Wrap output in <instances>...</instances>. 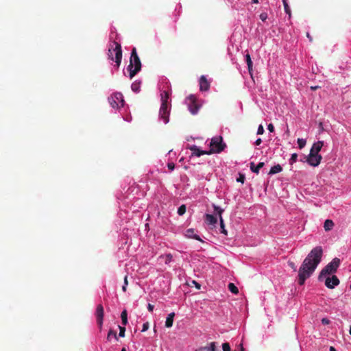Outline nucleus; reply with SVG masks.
<instances>
[{"mask_svg":"<svg viewBox=\"0 0 351 351\" xmlns=\"http://www.w3.org/2000/svg\"><path fill=\"white\" fill-rule=\"evenodd\" d=\"M267 129L270 132H273L274 131V127L273 124L269 123L267 126Z\"/></svg>","mask_w":351,"mask_h":351,"instance_id":"44","label":"nucleus"},{"mask_svg":"<svg viewBox=\"0 0 351 351\" xmlns=\"http://www.w3.org/2000/svg\"><path fill=\"white\" fill-rule=\"evenodd\" d=\"M113 45H114V47H113V46L112 45L108 49V57L111 60L115 62V66L118 69L121 62L122 49L121 46L119 43L114 41Z\"/></svg>","mask_w":351,"mask_h":351,"instance_id":"3","label":"nucleus"},{"mask_svg":"<svg viewBox=\"0 0 351 351\" xmlns=\"http://www.w3.org/2000/svg\"><path fill=\"white\" fill-rule=\"evenodd\" d=\"M193 283L195 285V286L196 287V288H197V289H200L201 285H200L198 282H197L196 281L193 280Z\"/></svg>","mask_w":351,"mask_h":351,"instance_id":"46","label":"nucleus"},{"mask_svg":"<svg viewBox=\"0 0 351 351\" xmlns=\"http://www.w3.org/2000/svg\"><path fill=\"white\" fill-rule=\"evenodd\" d=\"M124 285H128V278H127V276H125V277L124 278Z\"/></svg>","mask_w":351,"mask_h":351,"instance_id":"50","label":"nucleus"},{"mask_svg":"<svg viewBox=\"0 0 351 351\" xmlns=\"http://www.w3.org/2000/svg\"><path fill=\"white\" fill-rule=\"evenodd\" d=\"M95 315L97 317V325H98L99 329L101 330L102 328L103 319H104V307L101 304H98L97 306Z\"/></svg>","mask_w":351,"mask_h":351,"instance_id":"10","label":"nucleus"},{"mask_svg":"<svg viewBox=\"0 0 351 351\" xmlns=\"http://www.w3.org/2000/svg\"><path fill=\"white\" fill-rule=\"evenodd\" d=\"M285 11L287 14H291V10L287 3V0H282Z\"/></svg>","mask_w":351,"mask_h":351,"instance_id":"28","label":"nucleus"},{"mask_svg":"<svg viewBox=\"0 0 351 351\" xmlns=\"http://www.w3.org/2000/svg\"><path fill=\"white\" fill-rule=\"evenodd\" d=\"M121 318L123 325H124V326L127 325V324H128V313L125 309L122 311V313L121 314Z\"/></svg>","mask_w":351,"mask_h":351,"instance_id":"24","label":"nucleus"},{"mask_svg":"<svg viewBox=\"0 0 351 351\" xmlns=\"http://www.w3.org/2000/svg\"><path fill=\"white\" fill-rule=\"evenodd\" d=\"M228 289L230 292L234 294H237L239 293L238 288L235 286V285L232 282L228 284Z\"/></svg>","mask_w":351,"mask_h":351,"instance_id":"25","label":"nucleus"},{"mask_svg":"<svg viewBox=\"0 0 351 351\" xmlns=\"http://www.w3.org/2000/svg\"><path fill=\"white\" fill-rule=\"evenodd\" d=\"M131 88H132V90L134 92L138 93L140 90V84H139V83H136V82L132 83V84L131 86Z\"/></svg>","mask_w":351,"mask_h":351,"instance_id":"29","label":"nucleus"},{"mask_svg":"<svg viewBox=\"0 0 351 351\" xmlns=\"http://www.w3.org/2000/svg\"><path fill=\"white\" fill-rule=\"evenodd\" d=\"M306 141L303 138H298V145L300 149H302L306 145Z\"/></svg>","mask_w":351,"mask_h":351,"instance_id":"31","label":"nucleus"},{"mask_svg":"<svg viewBox=\"0 0 351 351\" xmlns=\"http://www.w3.org/2000/svg\"><path fill=\"white\" fill-rule=\"evenodd\" d=\"M282 170V167L280 165H276L272 167L269 172V174H275L281 172Z\"/></svg>","mask_w":351,"mask_h":351,"instance_id":"22","label":"nucleus"},{"mask_svg":"<svg viewBox=\"0 0 351 351\" xmlns=\"http://www.w3.org/2000/svg\"><path fill=\"white\" fill-rule=\"evenodd\" d=\"M149 328V323L148 322H145L143 324V328H142V332H145L148 330Z\"/></svg>","mask_w":351,"mask_h":351,"instance_id":"40","label":"nucleus"},{"mask_svg":"<svg viewBox=\"0 0 351 351\" xmlns=\"http://www.w3.org/2000/svg\"><path fill=\"white\" fill-rule=\"evenodd\" d=\"M245 61L247 64L249 73L252 75L253 62L252 61L250 55L248 53L245 55Z\"/></svg>","mask_w":351,"mask_h":351,"instance_id":"20","label":"nucleus"},{"mask_svg":"<svg viewBox=\"0 0 351 351\" xmlns=\"http://www.w3.org/2000/svg\"><path fill=\"white\" fill-rule=\"evenodd\" d=\"M205 221L208 225H215L217 222V218L213 215L206 214Z\"/></svg>","mask_w":351,"mask_h":351,"instance_id":"16","label":"nucleus"},{"mask_svg":"<svg viewBox=\"0 0 351 351\" xmlns=\"http://www.w3.org/2000/svg\"><path fill=\"white\" fill-rule=\"evenodd\" d=\"M167 167L170 171H173L175 169V165L173 162H169L167 164Z\"/></svg>","mask_w":351,"mask_h":351,"instance_id":"42","label":"nucleus"},{"mask_svg":"<svg viewBox=\"0 0 351 351\" xmlns=\"http://www.w3.org/2000/svg\"><path fill=\"white\" fill-rule=\"evenodd\" d=\"M330 351H337L336 349L333 346L330 347Z\"/></svg>","mask_w":351,"mask_h":351,"instance_id":"52","label":"nucleus"},{"mask_svg":"<svg viewBox=\"0 0 351 351\" xmlns=\"http://www.w3.org/2000/svg\"><path fill=\"white\" fill-rule=\"evenodd\" d=\"M264 165L265 163L263 162H260L256 166L255 164L253 162H252L250 163V169L252 172L258 174L259 173V170L264 166Z\"/></svg>","mask_w":351,"mask_h":351,"instance_id":"18","label":"nucleus"},{"mask_svg":"<svg viewBox=\"0 0 351 351\" xmlns=\"http://www.w3.org/2000/svg\"><path fill=\"white\" fill-rule=\"evenodd\" d=\"M288 265H289V266L291 269H293V271H296V266H295V263H294L293 262H292V261H289V262H288Z\"/></svg>","mask_w":351,"mask_h":351,"instance_id":"39","label":"nucleus"},{"mask_svg":"<svg viewBox=\"0 0 351 351\" xmlns=\"http://www.w3.org/2000/svg\"><path fill=\"white\" fill-rule=\"evenodd\" d=\"M173 320L170 319V317H167L165 321V326L167 328H171L173 325Z\"/></svg>","mask_w":351,"mask_h":351,"instance_id":"32","label":"nucleus"},{"mask_svg":"<svg viewBox=\"0 0 351 351\" xmlns=\"http://www.w3.org/2000/svg\"><path fill=\"white\" fill-rule=\"evenodd\" d=\"M323 250L317 246L311 250L304 258L298 270V284L303 285L305 280L310 278L322 261Z\"/></svg>","mask_w":351,"mask_h":351,"instance_id":"1","label":"nucleus"},{"mask_svg":"<svg viewBox=\"0 0 351 351\" xmlns=\"http://www.w3.org/2000/svg\"><path fill=\"white\" fill-rule=\"evenodd\" d=\"M330 322V321L328 318H326V317H324V318L322 319V323L324 325L329 324Z\"/></svg>","mask_w":351,"mask_h":351,"instance_id":"43","label":"nucleus"},{"mask_svg":"<svg viewBox=\"0 0 351 351\" xmlns=\"http://www.w3.org/2000/svg\"><path fill=\"white\" fill-rule=\"evenodd\" d=\"M189 149L193 152V155H195L198 157L201 156L202 155H204V154H207V155L210 154L209 151L200 150L199 148L195 145H191L189 147Z\"/></svg>","mask_w":351,"mask_h":351,"instance_id":"13","label":"nucleus"},{"mask_svg":"<svg viewBox=\"0 0 351 351\" xmlns=\"http://www.w3.org/2000/svg\"><path fill=\"white\" fill-rule=\"evenodd\" d=\"M175 317V313L174 312H172L171 313H169L167 316V317H170V319H173V318Z\"/></svg>","mask_w":351,"mask_h":351,"instance_id":"47","label":"nucleus"},{"mask_svg":"<svg viewBox=\"0 0 351 351\" xmlns=\"http://www.w3.org/2000/svg\"><path fill=\"white\" fill-rule=\"evenodd\" d=\"M262 143V140L261 138H258L256 141H255V145H261V143Z\"/></svg>","mask_w":351,"mask_h":351,"instance_id":"48","label":"nucleus"},{"mask_svg":"<svg viewBox=\"0 0 351 351\" xmlns=\"http://www.w3.org/2000/svg\"><path fill=\"white\" fill-rule=\"evenodd\" d=\"M119 336L121 337H123L125 336V328L123 326H119Z\"/></svg>","mask_w":351,"mask_h":351,"instance_id":"34","label":"nucleus"},{"mask_svg":"<svg viewBox=\"0 0 351 351\" xmlns=\"http://www.w3.org/2000/svg\"><path fill=\"white\" fill-rule=\"evenodd\" d=\"M165 263L168 264L172 261L173 256L171 254H167L165 255Z\"/></svg>","mask_w":351,"mask_h":351,"instance_id":"35","label":"nucleus"},{"mask_svg":"<svg viewBox=\"0 0 351 351\" xmlns=\"http://www.w3.org/2000/svg\"><path fill=\"white\" fill-rule=\"evenodd\" d=\"M112 337H114L117 340H118L117 332L114 330H110L108 333L107 340L110 341Z\"/></svg>","mask_w":351,"mask_h":351,"instance_id":"26","label":"nucleus"},{"mask_svg":"<svg viewBox=\"0 0 351 351\" xmlns=\"http://www.w3.org/2000/svg\"><path fill=\"white\" fill-rule=\"evenodd\" d=\"M259 17L262 21H265L267 19V14L266 12H263L260 14Z\"/></svg>","mask_w":351,"mask_h":351,"instance_id":"37","label":"nucleus"},{"mask_svg":"<svg viewBox=\"0 0 351 351\" xmlns=\"http://www.w3.org/2000/svg\"><path fill=\"white\" fill-rule=\"evenodd\" d=\"M226 147V144L223 143V138L221 136L214 137L211 139L210 143V154L213 153H220Z\"/></svg>","mask_w":351,"mask_h":351,"instance_id":"5","label":"nucleus"},{"mask_svg":"<svg viewBox=\"0 0 351 351\" xmlns=\"http://www.w3.org/2000/svg\"><path fill=\"white\" fill-rule=\"evenodd\" d=\"M161 104L169 105L168 100L169 99V93L168 91H163L161 93Z\"/></svg>","mask_w":351,"mask_h":351,"instance_id":"19","label":"nucleus"},{"mask_svg":"<svg viewBox=\"0 0 351 351\" xmlns=\"http://www.w3.org/2000/svg\"><path fill=\"white\" fill-rule=\"evenodd\" d=\"M323 145H324L323 141H319L317 143H315L313 145V146L310 150V153L315 154H319V152H320Z\"/></svg>","mask_w":351,"mask_h":351,"instance_id":"14","label":"nucleus"},{"mask_svg":"<svg viewBox=\"0 0 351 351\" xmlns=\"http://www.w3.org/2000/svg\"><path fill=\"white\" fill-rule=\"evenodd\" d=\"M121 351H126V348L125 347H123Z\"/></svg>","mask_w":351,"mask_h":351,"instance_id":"55","label":"nucleus"},{"mask_svg":"<svg viewBox=\"0 0 351 351\" xmlns=\"http://www.w3.org/2000/svg\"><path fill=\"white\" fill-rule=\"evenodd\" d=\"M317 88H318L317 86H314V87H313V86H312V87H311V89H313V90H316Z\"/></svg>","mask_w":351,"mask_h":351,"instance_id":"54","label":"nucleus"},{"mask_svg":"<svg viewBox=\"0 0 351 351\" xmlns=\"http://www.w3.org/2000/svg\"><path fill=\"white\" fill-rule=\"evenodd\" d=\"M322 157L320 154H315L312 153H309L308 157L306 159V161L313 167H317L319 165Z\"/></svg>","mask_w":351,"mask_h":351,"instance_id":"8","label":"nucleus"},{"mask_svg":"<svg viewBox=\"0 0 351 351\" xmlns=\"http://www.w3.org/2000/svg\"><path fill=\"white\" fill-rule=\"evenodd\" d=\"M340 264V260L337 258H335L330 263H329L321 271L318 280H322L323 278L327 275L335 273Z\"/></svg>","mask_w":351,"mask_h":351,"instance_id":"4","label":"nucleus"},{"mask_svg":"<svg viewBox=\"0 0 351 351\" xmlns=\"http://www.w3.org/2000/svg\"><path fill=\"white\" fill-rule=\"evenodd\" d=\"M264 133V128L262 125H260L258 128L257 134H263Z\"/></svg>","mask_w":351,"mask_h":351,"instance_id":"38","label":"nucleus"},{"mask_svg":"<svg viewBox=\"0 0 351 351\" xmlns=\"http://www.w3.org/2000/svg\"><path fill=\"white\" fill-rule=\"evenodd\" d=\"M185 235H186V237H188L189 239H194L197 240L199 241L203 242V241L201 239V238L197 234H196L195 233L194 229H192V228L188 229L186 231Z\"/></svg>","mask_w":351,"mask_h":351,"instance_id":"15","label":"nucleus"},{"mask_svg":"<svg viewBox=\"0 0 351 351\" xmlns=\"http://www.w3.org/2000/svg\"><path fill=\"white\" fill-rule=\"evenodd\" d=\"M122 290L123 291H126V290H127V285H123V286L122 287Z\"/></svg>","mask_w":351,"mask_h":351,"instance_id":"51","label":"nucleus"},{"mask_svg":"<svg viewBox=\"0 0 351 351\" xmlns=\"http://www.w3.org/2000/svg\"><path fill=\"white\" fill-rule=\"evenodd\" d=\"M334 222L330 219H326L324 223V228L326 231L331 230L334 227Z\"/></svg>","mask_w":351,"mask_h":351,"instance_id":"21","label":"nucleus"},{"mask_svg":"<svg viewBox=\"0 0 351 351\" xmlns=\"http://www.w3.org/2000/svg\"><path fill=\"white\" fill-rule=\"evenodd\" d=\"M350 289H351V284H350Z\"/></svg>","mask_w":351,"mask_h":351,"instance_id":"58","label":"nucleus"},{"mask_svg":"<svg viewBox=\"0 0 351 351\" xmlns=\"http://www.w3.org/2000/svg\"><path fill=\"white\" fill-rule=\"evenodd\" d=\"M169 114H170V106L166 104H161L160 111H159V117L165 123H167L169 121Z\"/></svg>","mask_w":351,"mask_h":351,"instance_id":"7","label":"nucleus"},{"mask_svg":"<svg viewBox=\"0 0 351 351\" xmlns=\"http://www.w3.org/2000/svg\"><path fill=\"white\" fill-rule=\"evenodd\" d=\"M349 332H350V335H351V326L350 327Z\"/></svg>","mask_w":351,"mask_h":351,"instance_id":"56","label":"nucleus"},{"mask_svg":"<svg viewBox=\"0 0 351 351\" xmlns=\"http://www.w3.org/2000/svg\"><path fill=\"white\" fill-rule=\"evenodd\" d=\"M189 101V110L192 114H196L199 109V106L196 102V98L194 95H190L188 97Z\"/></svg>","mask_w":351,"mask_h":351,"instance_id":"9","label":"nucleus"},{"mask_svg":"<svg viewBox=\"0 0 351 351\" xmlns=\"http://www.w3.org/2000/svg\"><path fill=\"white\" fill-rule=\"evenodd\" d=\"M186 207L184 204L181 205L178 209V213L179 215H182L186 213Z\"/></svg>","mask_w":351,"mask_h":351,"instance_id":"30","label":"nucleus"},{"mask_svg":"<svg viewBox=\"0 0 351 351\" xmlns=\"http://www.w3.org/2000/svg\"><path fill=\"white\" fill-rule=\"evenodd\" d=\"M306 36H307V38L309 39V40H310L311 42H312V41H313V38H312V36L310 35V34H309L308 32H307V33H306Z\"/></svg>","mask_w":351,"mask_h":351,"instance_id":"49","label":"nucleus"},{"mask_svg":"<svg viewBox=\"0 0 351 351\" xmlns=\"http://www.w3.org/2000/svg\"><path fill=\"white\" fill-rule=\"evenodd\" d=\"M241 351H245V350H244V348L243 347H241Z\"/></svg>","mask_w":351,"mask_h":351,"instance_id":"57","label":"nucleus"},{"mask_svg":"<svg viewBox=\"0 0 351 351\" xmlns=\"http://www.w3.org/2000/svg\"><path fill=\"white\" fill-rule=\"evenodd\" d=\"M252 3H258V0H252Z\"/></svg>","mask_w":351,"mask_h":351,"instance_id":"53","label":"nucleus"},{"mask_svg":"<svg viewBox=\"0 0 351 351\" xmlns=\"http://www.w3.org/2000/svg\"><path fill=\"white\" fill-rule=\"evenodd\" d=\"M223 351H231L230 346L228 343H223L222 344Z\"/></svg>","mask_w":351,"mask_h":351,"instance_id":"36","label":"nucleus"},{"mask_svg":"<svg viewBox=\"0 0 351 351\" xmlns=\"http://www.w3.org/2000/svg\"><path fill=\"white\" fill-rule=\"evenodd\" d=\"M245 176L241 174L240 176L237 179V181L243 183L245 181Z\"/></svg>","mask_w":351,"mask_h":351,"instance_id":"41","label":"nucleus"},{"mask_svg":"<svg viewBox=\"0 0 351 351\" xmlns=\"http://www.w3.org/2000/svg\"><path fill=\"white\" fill-rule=\"evenodd\" d=\"M210 88V82L207 80L204 75H202L199 78V89L201 91H207Z\"/></svg>","mask_w":351,"mask_h":351,"instance_id":"12","label":"nucleus"},{"mask_svg":"<svg viewBox=\"0 0 351 351\" xmlns=\"http://www.w3.org/2000/svg\"><path fill=\"white\" fill-rule=\"evenodd\" d=\"M109 103L113 108H119L123 106V96L121 93H115L108 98Z\"/></svg>","mask_w":351,"mask_h":351,"instance_id":"6","label":"nucleus"},{"mask_svg":"<svg viewBox=\"0 0 351 351\" xmlns=\"http://www.w3.org/2000/svg\"><path fill=\"white\" fill-rule=\"evenodd\" d=\"M298 159V154L294 153L291 155V158L289 160L290 164L292 165L293 163L295 162Z\"/></svg>","mask_w":351,"mask_h":351,"instance_id":"33","label":"nucleus"},{"mask_svg":"<svg viewBox=\"0 0 351 351\" xmlns=\"http://www.w3.org/2000/svg\"><path fill=\"white\" fill-rule=\"evenodd\" d=\"M220 221V228H221V232L225 235L228 234L227 230L225 229V224L223 218H221Z\"/></svg>","mask_w":351,"mask_h":351,"instance_id":"27","label":"nucleus"},{"mask_svg":"<svg viewBox=\"0 0 351 351\" xmlns=\"http://www.w3.org/2000/svg\"><path fill=\"white\" fill-rule=\"evenodd\" d=\"M141 62L137 54L136 49L134 47L132 49L130 64L128 66L130 79H132L141 71Z\"/></svg>","mask_w":351,"mask_h":351,"instance_id":"2","label":"nucleus"},{"mask_svg":"<svg viewBox=\"0 0 351 351\" xmlns=\"http://www.w3.org/2000/svg\"><path fill=\"white\" fill-rule=\"evenodd\" d=\"M216 343L215 342H211L209 346H202L197 348L195 351H215Z\"/></svg>","mask_w":351,"mask_h":351,"instance_id":"17","label":"nucleus"},{"mask_svg":"<svg viewBox=\"0 0 351 351\" xmlns=\"http://www.w3.org/2000/svg\"><path fill=\"white\" fill-rule=\"evenodd\" d=\"M339 284V280L336 276H332L331 278L328 277L325 280V285L328 289H333L335 286Z\"/></svg>","mask_w":351,"mask_h":351,"instance_id":"11","label":"nucleus"},{"mask_svg":"<svg viewBox=\"0 0 351 351\" xmlns=\"http://www.w3.org/2000/svg\"><path fill=\"white\" fill-rule=\"evenodd\" d=\"M213 208L217 215H218L219 220H221V218H222V213H223V209L220 208L218 206H216L213 204Z\"/></svg>","mask_w":351,"mask_h":351,"instance_id":"23","label":"nucleus"},{"mask_svg":"<svg viewBox=\"0 0 351 351\" xmlns=\"http://www.w3.org/2000/svg\"><path fill=\"white\" fill-rule=\"evenodd\" d=\"M154 305H152V304H148V305H147V309H148V311H149V312H152V311H153V310H154Z\"/></svg>","mask_w":351,"mask_h":351,"instance_id":"45","label":"nucleus"}]
</instances>
